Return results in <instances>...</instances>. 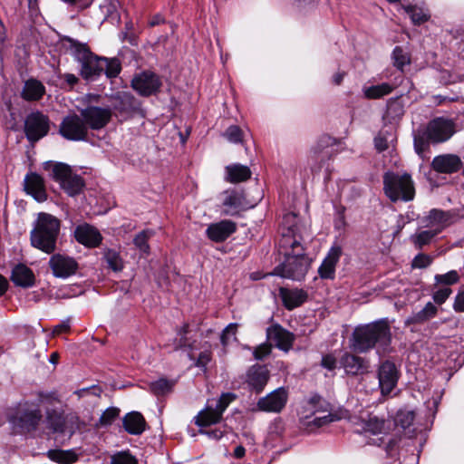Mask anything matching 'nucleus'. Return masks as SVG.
Instances as JSON below:
<instances>
[{"label":"nucleus","instance_id":"412c9836","mask_svg":"<svg viewBox=\"0 0 464 464\" xmlns=\"http://www.w3.org/2000/svg\"><path fill=\"white\" fill-rule=\"evenodd\" d=\"M24 190L31 195L36 201L44 202L47 199L44 179L35 172H30L25 175L24 179Z\"/></svg>","mask_w":464,"mask_h":464},{"label":"nucleus","instance_id":"aec40b11","mask_svg":"<svg viewBox=\"0 0 464 464\" xmlns=\"http://www.w3.org/2000/svg\"><path fill=\"white\" fill-rule=\"evenodd\" d=\"M73 235L78 243L88 247H96L102 240L100 231L88 223L78 225L74 228Z\"/></svg>","mask_w":464,"mask_h":464},{"label":"nucleus","instance_id":"b1692460","mask_svg":"<svg viewBox=\"0 0 464 464\" xmlns=\"http://www.w3.org/2000/svg\"><path fill=\"white\" fill-rule=\"evenodd\" d=\"M236 229L237 225L235 222L225 219L210 224L206 230V234L210 240L222 242L232 235Z\"/></svg>","mask_w":464,"mask_h":464},{"label":"nucleus","instance_id":"f8f14e48","mask_svg":"<svg viewBox=\"0 0 464 464\" xmlns=\"http://www.w3.org/2000/svg\"><path fill=\"white\" fill-rule=\"evenodd\" d=\"M50 129V121L46 115L40 111L30 113L24 121V132L31 142L38 141L47 135Z\"/></svg>","mask_w":464,"mask_h":464},{"label":"nucleus","instance_id":"a878e982","mask_svg":"<svg viewBox=\"0 0 464 464\" xmlns=\"http://www.w3.org/2000/svg\"><path fill=\"white\" fill-rule=\"evenodd\" d=\"M279 296L282 299L284 306L287 310H293L302 305L307 300L308 295L303 289L280 287Z\"/></svg>","mask_w":464,"mask_h":464},{"label":"nucleus","instance_id":"3c124183","mask_svg":"<svg viewBox=\"0 0 464 464\" xmlns=\"http://www.w3.org/2000/svg\"><path fill=\"white\" fill-rule=\"evenodd\" d=\"M237 327H238L237 324H229L223 330L221 337H220L221 343L223 345H227L232 337L236 338Z\"/></svg>","mask_w":464,"mask_h":464},{"label":"nucleus","instance_id":"2f4dec72","mask_svg":"<svg viewBox=\"0 0 464 464\" xmlns=\"http://www.w3.org/2000/svg\"><path fill=\"white\" fill-rule=\"evenodd\" d=\"M45 92L44 84L35 79H29L24 82L22 97L26 101H38Z\"/></svg>","mask_w":464,"mask_h":464},{"label":"nucleus","instance_id":"a19ab883","mask_svg":"<svg viewBox=\"0 0 464 464\" xmlns=\"http://www.w3.org/2000/svg\"><path fill=\"white\" fill-rule=\"evenodd\" d=\"M175 385V382L160 378L150 383V391L156 396H163L169 393Z\"/></svg>","mask_w":464,"mask_h":464},{"label":"nucleus","instance_id":"e2e57ef3","mask_svg":"<svg viewBox=\"0 0 464 464\" xmlns=\"http://www.w3.org/2000/svg\"><path fill=\"white\" fill-rule=\"evenodd\" d=\"M211 360V354L209 352H202L199 353L196 365L198 367H205Z\"/></svg>","mask_w":464,"mask_h":464},{"label":"nucleus","instance_id":"4be33fe9","mask_svg":"<svg viewBox=\"0 0 464 464\" xmlns=\"http://www.w3.org/2000/svg\"><path fill=\"white\" fill-rule=\"evenodd\" d=\"M432 169L439 173L452 174L462 168L460 158L454 154L436 156L431 162Z\"/></svg>","mask_w":464,"mask_h":464},{"label":"nucleus","instance_id":"2eb2a0df","mask_svg":"<svg viewBox=\"0 0 464 464\" xmlns=\"http://www.w3.org/2000/svg\"><path fill=\"white\" fill-rule=\"evenodd\" d=\"M287 401V390L280 387L266 396L260 398L256 403V411L279 413L285 407Z\"/></svg>","mask_w":464,"mask_h":464},{"label":"nucleus","instance_id":"c756f323","mask_svg":"<svg viewBox=\"0 0 464 464\" xmlns=\"http://www.w3.org/2000/svg\"><path fill=\"white\" fill-rule=\"evenodd\" d=\"M225 179L230 183H239L250 179V169L239 163L230 164L225 168Z\"/></svg>","mask_w":464,"mask_h":464},{"label":"nucleus","instance_id":"cd10ccee","mask_svg":"<svg viewBox=\"0 0 464 464\" xmlns=\"http://www.w3.org/2000/svg\"><path fill=\"white\" fill-rule=\"evenodd\" d=\"M403 81L402 76L395 77L392 83L382 82L377 85H372L363 89L364 96L368 99H380L390 94Z\"/></svg>","mask_w":464,"mask_h":464},{"label":"nucleus","instance_id":"0eeeda50","mask_svg":"<svg viewBox=\"0 0 464 464\" xmlns=\"http://www.w3.org/2000/svg\"><path fill=\"white\" fill-rule=\"evenodd\" d=\"M296 216L293 213L284 217V224H289L287 234L284 233L278 244V260L297 261L304 257V248L295 237L296 226L295 221Z\"/></svg>","mask_w":464,"mask_h":464},{"label":"nucleus","instance_id":"473e14b6","mask_svg":"<svg viewBox=\"0 0 464 464\" xmlns=\"http://www.w3.org/2000/svg\"><path fill=\"white\" fill-rule=\"evenodd\" d=\"M438 313V308L431 302L426 304V305L419 312L412 314L405 320V324H421L431 318L435 317Z\"/></svg>","mask_w":464,"mask_h":464},{"label":"nucleus","instance_id":"680f3d73","mask_svg":"<svg viewBox=\"0 0 464 464\" xmlns=\"http://www.w3.org/2000/svg\"><path fill=\"white\" fill-rule=\"evenodd\" d=\"M374 145L378 151L382 152L388 149V140L382 134L374 139Z\"/></svg>","mask_w":464,"mask_h":464},{"label":"nucleus","instance_id":"ea45409f","mask_svg":"<svg viewBox=\"0 0 464 464\" xmlns=\"http://www.w3.org/2000/svg\"><path fill=\"white\" fill-rule=\"evenodd\" d=\"M47 456L51 460L62 464H71L77 460V455L72 450H51Z\"/></svg>","mask_w":464,"mask_h":464},{"label":"nucleus","instance_id":"f03ea898","mask_svg":"<svg viewBox=\"0 0 464 464\" xmlns=\"http://www.w3.org/2000/svg\"><path fill=\"white\" fill-rule=\"evenodd\" d=\"M392 342L389 324L380 320L372 324L357 326L350 339L351 349L359 353H364L377 348V353L382 354L388 352Z\"/></svg>","mask_w":464,"mask_h":464},{"label":"nucleus","instance_id":"13d9d810","mask_svg":"<svg viewBox=\"0 0 464 464\" xmlns=\"http://www.w3.org/2000/svg\"><path fill=\"white\" fill-rule=\"evenodd\" d=\"M342 255L341 246L334 245L329 250L327 256L324 258L323 261H338Z\"/></svg>","mask_w":464,"mask_h":464},{"label":"nucleus","instance_id":"c03bdc74","mask_svg":"<svg viewBox=\"0 0 464 464\" xmlns=\"http://www.w3.org/2000/svg\"><path fill=\"white\" fill-rule=\"evenodd\" d=\"M393 65L402 71L403 67L410 63V56L401 46H396L392 51Z\"/></svg>","mask_w":464,"mask_h":464},{"label":"nucleus","instance_id":"a18cd8bd","mask_svg":"<svg viewBox=\"0 0 464 464\" xmlns=\"http://www.w3.org/2000/svg\"><path fill=\"white\" fill-rule=\"evenodd\" d=\"M415 413L413 411L401 410L397 412L395 422L402 429L409 428L414 421Z\"/></svg>","mask_w":464,"mask_h":464},{"label":"nucleus","instance_id":"7ed1b4c3","mask_svg":"<svg viewBox=\"0 0 464 464\" xmlns=\"http://www.w3.org/2000/svg\"><path fill=\"white\" fill-rule=\"evenodd\" d=\"M60 228L61 221L56 217L44 212L39 213L30 233L32 246L52 254L56 247Z\"/></svg>","mask_w":464,"mask_h":464},{"label":"nucleus","instance_id":"f3484780","mask_svg":"<svg viewBox=\"0 0 464 464\" xmlns=\"http://www.w3.org/2000/svg\"><path fill=\"white\" fill-rule=\"evenodd\" d=\"M378 379L382 394H390L399 379V372L395 364L390 361L383 362L378 370Z\"/></svg>","mask_w":464,"mask_h":464},{"label":"nucleus","instance_id":"f704fd0d","mask_svg":"<svg viewBox=\"0 0 464 464\" xmlns=\"http://www.w3.org/2000/svg\"><path fill=\"white\" fill-rule=\"evenodd\" d=\"M154 231L151 229H144L139 232L133 238V244L136 249L140 252V258H145L149 254L150 246L148 241L154 236Z\"/></svg>","mask_w":464,"mask_h":464},{"label":"nucleus","instance_id":"09e8293b","mask_svg":"<svg viewBox=\"0 0 464 464\" xmlns=\"http://www.w3.org/2000/svg\"><path fill=\"white\" fill-rule=\"evenodd\" d=\"M111 464H137V459L127 452H120L111 457Z\"/></svg>","mask_w":464,"mask_h":464},{"label":"nucleus","instance_id":"a211bd4d","mask_svg":"<svg viewBox=\"0 0 464 464\" xmlns=\"http://www.w3.org/2000/svg\"><path fill=\"white\" fill-rule=\"evenodd\" d=\"M451 215L440 209H431L429 214L420 220V228H427L439 235L450 224Z\"/></svg>","mask_w":464,"mask_h":464},{"label":"nucleus","instance_id":"5fc2aeb1","mask_svg":"<svg viewBox=\"0 0 464 464\" xmlns=\"http://www.w3.org/2000/svg\"><path fill=\"white\" fill-rule=\"evenodd\" d=\"M436 280L439 283L452 285L459 280V276L456 271H450L444 275L436 276Z\"/></svg>","mask_w":464,"mask_h":464},{"label":"nucleus","instance_id":"393cba45","mask_svg":"<svg viewBox=\"0 0 464 464\" xmlns=\"http://www.w3.org/2000/svg\"><path fill=\"white\" fill-rule=\"evenodd\" d=\"M308 270L307 263H281L273 272L275 276L289 278L292 280H302Z\"/></svg>","mask_w":464,"mask_h":464},{"label":"nucleus","instance_id":"ddd939ff","mask_svg":"<svg viewBox=\"0 0 464 464\" xmlns=\"http://www.w3.org/2000/svg\"><path fill=\"white\" fill-rule=\"evenodd\" d=\"M111 110L108 107L87 106L81 111V116L86 126L91 130H99L104 128L111 119Z\"/></svg>","mask_w":464,"mask_h":464},{"label":"nucleus","instance_id":"0e129e2a","mask_svg":"<svg viewBox=\"0 0 464 464\" xmlns=\"http://www.w3.org/2000/svg\"><path fill=\"white\" fill-rule=\"evenodd\" d=\"M105 261H117L119 256V251L116 248H106L103 252Z\"/></svg>","mask_w":464,"mask_h":464},{"label":"nucleus","instance_id":"338daca9","mask_svg":"<svg viewBox=\"0 0 464 464\" xmlns=\"http://www.w3.org/2000/svg\"><path fill=\"white\" fill-rule=\"evenodd\" d=\"M70 330L69 321L63 322L60 324L56 325L53 330V335H59L63 333H67Z\"/></svg>","mask_w":464,"mask_h":464},{"label":"nucleus","instance_id":"9d476101","mask_svg":"<svg viewBox=\"0 0 464 464\" xmlns=\"http://www.w3.org/2000/svg\"><path fill=\"white\" fill-rule=\"evenodd\" d=\"M219 208L224 216H238L241 211H245L254 205H250L246 199L243 190L229 188L219 194Z\"/></svg>","mask_w":464,"mask_h":464},{"label":"nucleus","instance_id":"dca6fc26","mask_svg":"<svg viewBox=\"0 0 464 464\" xmlns=\"http://www.w3.org/2000/svg\"><path fill=\"white\" fill-rule=\"evenodd\" d=\"M339 362L344 372L349 376L364 375L370 372V361L350 352L343 353Z\"/></svg>","mask_w":464,"mask_h":464},{"label":"nucleus","instance_id":"603ef678","mask_svg":"<svg viewBox=\"0 0 464 464\" xmlns=\"http://www.w3.org/2000/svg\"><path fill=\"white\" fill-rule=\"evenodd\" d=\"M308 403L315 411H325L329 406V404L318 394L311 396Z\"/></svg>","mask_w":464,"mask_h":464},{"label":"nucleus","instance_id":"69168bd1","mask_svg":"<svg viewBox=\"0 0 464 464\" xmlns=\"http://www.w3.org/2000/svg\"><path fill=\"white\" fill-rule=\"evenodd\" d=\"M199 432L201 434H206L207 436H208L209 438L214 439V440H219L224 435V432L219 429H215V430H200Z\"/></svg>","mask_w":464,"mask_h":464},{"label":"nucleus","instance_id":"20e7f679","mask_svg":"<svg viewBox=\"0 0 464 464\" xmlns=\"http://www.w3.org/2000/svg\"><path fill=\"white\" fill-rule=\"evenodd\" d=\"M455 132V125L451 120L438 117L431 120L426 127L414 131V149L418 154L428 150L430 143H441L448 140Z\"/></svg>","mask_w":464,"mask_h":464},{"label":"nucleus","instance_id":"37998d69","mask_svg":"<svg viewBox=\"0 0 464 464\" xmlns=\"http://www.w3.org/2000/svg\"><path fill=\"white\" fill-rule=\"evenodd\" d=\"M436 236L437 234L432 232L431 230L420 227L419 231L411 235V240L415 246L421 247L425 245L430 244Z\"/></svg>","mask_w":464,"mask_h":464},{"label":"nucleus","instance_id":"9b49d317","mask_svg":"<svg viewBox=\"0 0 464 464\" xmlns=\"http://www.w3.org/2000/svg\"><path fill=\"white\" fill-rule=\"evenodd\" d=\"M59 133L66 140L72 141L86 140L88 128L81 114H69L60 123Z\"/></svg>","mask_w":464,"mask_h":464},{"label":"nucleus","instance_id":"39448f33","mask_svg":"<svg viewBox=\"0 0 464 464\" xmlns=\"http://www.w3.org/2000/svg\"><path fill=\"white\" fill-rule=\"evenodd\" d=\"M383 190L392 201H410L415 195L413 181L410 174L388 171L383 175Z\"/></svg>","mask_w":464,"mask_h":464},{"label":"nucleus","instance_id":"4d7b16f0","mask_svg":"<svg viewBox=\"0 0 464 464\" xmlns=\"http://www.w3.org/2000/svg\"><path fill=\"white\" fill-rule=\"evenodd\" d=\"M335 420H337L336 415L329 413L321 417L314 418L313 423L317 427H322L334 421Z\"/></svg>","mask_w":464,"mask_h":464},{"label":"nucleus","instance_id":"58836bf2","mask_svg":"<svg viewBox=\"0 0 464 464\" xmlns=\"http://www.w3.org/2000/svg\"><path fill=\"white\" fill-rule=\"evenodd\" d=\"M330 145H332V138L324 137L318 146L314 149V160L320 162L329 160L332 154V149L329 148Z\"/></svg>","mask_w":464,"mask_h":464},{"label":"nucleus","instance_id":"72a5a7b5","mask_svg":"<svg viewBox=\"0 0 464 464\" xmlns=\"http://www.w3.org/2000/svg\"><path fill=\"white\" fill-rule=\"evenodd\" d=\"M362 429L373 435L386 433L388 430L385 420L375 415H369L367 420H363Z\"/></svg>","mask_w":464,"mask_h":464},{"label":"nucleus","instance_id":"7c9ffc66","mask_svg":"<svg viewBox=\"0 0 464 464\" xmlns=\"http://www.w3.org/2000/svg\"><path fill=\"white\" fill-rule=\"evenodd\" d=\"M194 331L190 328L188 324H184L177 331V337L174 340L176 349H189L193 350L196 345L197 339L192 334Z\"/></svg>","mask_w":464,"mask_h":464},{"label":"nucleus","instance_id":"c85d7f7f","mask_svg":"<svg viewBox=\"0 0 464 464\" xmlns=\"http://www.w3.org/2000/svg\"><path fill=\"white\" fill-rule=\"evenodd\" d=\"M124 430L131 435H140L146 430V420L139 411L127 413L122 419Z\"/></svg>","mask_w":464,"mask_h":464},{"label":"nucleus","instance_id":"49530a36","mask_svg":"<svg viewBox=\"0 0 464 464\" xmlns=\"http://www.w3.org/2000/svg\"><path fill=\"white\" fill-rule=\"evenodd\" d=\"M120 414V410L116 407L108 408L102 414L99 423L101 426H109L111 425Z\"/></svg>","mask_w":464,"mask_h":464},{"label":"nucleus","instance_id":"8fccbe9b","mask_svg":"<svg viewBox=\"0 0 464 464\" xmlns=\"http://www.w3.org/2000/svg\"><path fill=\"white\" fill-rule=\"evenodd\" d=\"M335 263H322L318 268L319 275L324 279H334L335 275Z\"/></svg>","mask_w":464,"mask_h":464},{"label":"nucleus","instance_id":"052dcab7","mask_svg":"<svg viewBox=\"0 0 464 464\" xmlns=\"http://www.w3.org/2000/svg\"><path fill=\"white\" fill-rule=\"evenodd\" d=\"M336 359L332 354L324 355L322 359V366L332 371L336 368Z\"/></svg>","mask_w":464,"mask_h":464},{"label":"nucleus","instance_id":"bf43d9fd","mask_svg":"<svg viewBox=\"0 0 464 464\" xmlns=\"http://www.w3.org/2000/svg\"><path fill=\"white\" fill-rule=\"evenodd\" d=\"M453 309L457 313H464V291L459 292L455 296Z\"/></svg>","mask_w":464,"mask_h":464},{"label":"nucleus","instance_id":"de8ad7c7","mask_svg":"<svg viewBox=\"0 0 464 464\" xmlns=\"http://www.w3.org/2000/svg\"><path fill=\"white\" fill-rule=\"evenodd\" d=\"M224 136L228 141L232 143H239L242 141V130L238 126L236 125L229 126L226 130Z\"/></svg>","mask_w":464,"mask_h":464},{"label":"nucleus","instance_id":"1a4fd4ad","mask_svg":"<svg viewBox=\"0 0 464 464\" xmlns=\"http://www.w3.org/2000/svg\"><path fill=\"white\" fill-rule=\"evenodd\" d=\"M42 417L38 406L26 402L17 407L10 420L14 428L20 430L21 432H31L36 430Z\"/></svg>","mask_w":464,"mask_h":464},{"label":"nucleus","instance_id":"6e6d98bb","mask_svg":"<svg viewBox=\"0 0 464 464\" xmlns=\"http://www.w3.org/2000/svg\"><path fill=\"white\" fill-rule=\"evenodd\" d=\"M451 294V289L449 287H444L439 289L433 294V300L438 304H442L448 299L450 295Z\"/></svg>","mask_w":464,"mask_h":464},{"label":"nucleus","instance_id":"864d4df0","mask_svg":"<svg viewBox=\"0 0 464 464\" xmlns=\"http://www.w3.org/2000/svg\"><path fill=\"white\" fill-rule=\"evenodd\" d=\"M271 343H264L258 345L254 350V357L256 360H263L265 357H266L271 353Z\"/></svg>","mask_w":464,"mask_h":464},{"label":"nucleus","instance_id":"e433bc0d","mask_svg":"<svg viewBox=\"0 0 464 464\" xmlns=\"http://www.w3.org/2000/svg\"><path fill=\"white\" fill-rule=\"evenodd\" d=\"M51 270L54 276L66 278L78 269V263H50Z\"/></svg>","mask_w":464,"mask_h":464},{"label":"nucleus","instance_id":"4468645a","mask_svg":"<svg viewBox=\"0 0 464 464\" xmlns=\"http://www.w3.org/2000/svg\"><path fill=\"white\" fill-rule=\"evenodd\" d=\"M162 85L159 75L150 71L142 72L134 76L132 88L142 96H150L158 92Z\"/></svg>","mask_w":464,"mask_h":464},{"label":"nucleus","instance_id":"423d86ee","mask_svg":"<svg viewBox=\"0 0 464 464\" xmlns=\"http://www.w3.org/2000/svg\"><path fill=\"white\" fill-rule=\"evenodd\" d=\"M44 168L49 171L50 177L57 182L61 188L69 196L73 197L80 194L84 188L82 178L74 173L72 168L62 162H44Z\"/></svg>","mask_w":464,"mask_h":464},{"label":"nucleus","instance_id":"c9c22d12","mask_svg":"<svg viewBox=\"0 0 464 464\" xmlns=\"http://www.w3.org/2000/svg\"><path fill=\"white\" fill-rule=\"evenodd\" d=\"M404 111V104L400 98H392L387 103L385 119L390 122L398 121L403 116Z\"/></svg>","mask_w":464,"mask_h":464},{"label":"nucleus","instance_id":"6ab92c4d","mask_svg":"<svg viewBox=\"0 0 464 464\" xmlns=\"http://www.w3.org/2000/svg\"><path fill=\"white\" fill-rule=\"evenodd\" d=\"M267 339L278 349L288 352L295 342V334L280 324H275L266 329Z\"/></svg>","mask_w":464,"mask_h":464},{"label":"nucleus","instance_id":"774afa93","mask_svg":"<svg viewBox=\"0 0 464 464\" xmlns=\"http://www.w3.org/2000/svg\"><path fill=\"white\" fill-rule=\"evenodd\" d=\"M345 227V218L343 211H340L337 213V216L334 219V227L336 229H343Z\"/></svg>","mask_w":464,"mask_h":464},{"label":"nucleus","instance_id":"bb28decb","mask_svg":"<svg viewBox=\"0 0 464 464\" xmlns=\"http://www.w3.org/2000/svg\"><path fill=\"white\" fill-rule=\"evenodd\" d=\"M269 372L264 366H252L247 372V383L256 393H260L266 385Z\"/></svg>","mask_w":464,"mask_h":464},{"label":"nucleus","instance_id":"6e6552de","mask_svg":"<svg viewBox=\"0 0 464 464\" xmlns=\"http://www.w3.org/2000/svg\"><path fill=\"white\" fill-rule=\"evenodd\" d=\"M236 398V394L226 392L222 393L218 400H208L205 408L195 416V424L198 427L206 428L219 423L223 419V413Z\"/></svg>","mask_w":464,"mask_h":464},{"label":"nucleus","instance_id":"f257e3e1","mask_svg":"<svg viewBox=\"0 0 464 464\" xmlns=\"http://www.w3.org/2000/svg\"><path fill=\"white\" fill-rule=\"evenodd\" d=\"M64 46L81 64V75L87 81L94 80L102 72L108 78H115L121 70L119 59L99 57L93 54L86 44L70 37L64 39Z\"/></svg>","mask_w":464,"mask_h":464},{"label":"nucleus","instance_id":"5701e85b","mask_svg":"<svg viewBox=\"0 0 464 464\" xmlns=\"http://www.w3.org/2000/svg\"><path fill=\"white\" fill-rule=\"evenodd\" d=\"M10 280L15 286L30 288L35 285V276L24 263H17L12 269Z\"/></svg>","mask_w":464,"mask_h":464},{"label":"nucleus","instance_id":"4c0bfd02","mask_svg":"<svg viewBox=\"0 0 464 464\" xmlns=\"http://www.w3.org/2000/svg\"><path fill=\"white\" fill-rule=\"evenodd\" d=\"M402 8L410 17L414 24H421L427 22L430 18V14L427 9L417 5H403Z\"/></svg>","mask_w":464,"mask_h":464},{"label":"nucleus","instance_id":"79ce46f5","mask_svg":"<svg viewBox=\"0 0 464 464\" xmlns=\"http://www.w3.org/2000/svg\"><path fill=\"white\" fill-rule=\"evenodd\" d=\"M48 428L56 433H65L67 430V424L63 415L53 411L48 413L47 416Z\"/></svg>","mask_w":464,"mask_h":464}]
</instances>
